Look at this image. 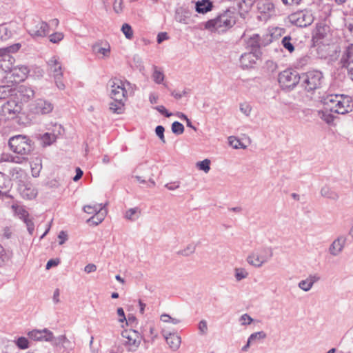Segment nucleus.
I'll return each mask as SVG.
<instances>
[{"mask_svg": "<svg viewBox=\"0 0 353 353\" xmlns=\"http://www.w3.org/2000/svg\"><path fill=\"white\" fill-rule=\"evenodd\" d=\"M324 105L326 110L344 114L352 110L353 100L347 95L332 94L324 99Z\"/></svg>", "mask_w": 353, "mask_h": 353, "instance_id": "1", "label": "nucleus"}, {"mask_svg": "<svg viewBox=\"0 0 353 353\" xmlns=\"http://www.w3.org/2000/svg\"><path fill=\"white\" fill-rule=\"evenodd\" d=\"M235 23V12L233 10H227L214 19L208 21L205 28L211 32L221 33L232 27Z\"/></svg>", "mask_w": 353, "mask_h": 353, "instance_id": "2", "label": "nucleus"}, {"mask_svg": "<svg viewBox=\"0 0 353 353\" xmlns=\"http://www.w3.org/2000/svg\"><path fill=\"white\" fill-rule=\"evenodd\" d=\"M271 247L261 246L254 249L246 259L248 263L256 268H260L268 263L273 257Z\"/></svg>", "mask_w": 353, "mask_h": 353, "instance_id": "3", "label": "nucleus"}, {"mask_svg": "<svg viewBox=\"0 0 353 353\" xmlns=\"http://www.w3.org/2000/svg\"><path fill=\"white\" fill-rule=\"evenodd\" d=\"M27 32L34 39L43 38L50 32L49 25L37 17L28 18L25 23Z\"/></svg>", "mask_w": 353, "mask_h": 353, "instance_id": "4", "label": "nucleus"}, {"mask_svg": "<svg viewBox=\"0 0 353 353\" xmlns=\"http://www.w3.org/2000/svg\"><path fill=\"white\" fill-rule=\"evenodd\" d=\"M8 145L10 150L19 154V157H25L30 154L32 150L30 139L25 135H16L10 138Z\"/></svg>", "mask_w": 353, "mask_h": 353, "instance_id": "5", "label": "nucleus"}, {"mask_svg": "<svg viewBox=\"0 0 353 353\" xmlns=\"http://www.w3.org/2000/svg\"><path fill=\"white\" fill-rule=\"evenodd\" d=\"M123 339V345L128 352H137L143 340V336L138 331L129 329L125 330L121 333Z\"/></svg>", "mask_w": 353, "mask_h": 353, "instance_id": "6", "label": "nucleus"}, {"mask_svg": "<svg viewBox=\"0 0 353 353\" xmlns=\"http://www.w3.org/2000/svg\"><path fill=\"white\" fill-rule=\"evenodd\" d=\"M20 48V43H15L0 49V72L7 73L12 70L15 59L11 53L17 52Z\"/></svg>", "mask_w": 353, "mask_h": 353, "instance_id": "7", "label": "nucleus"}, {"mask_svg": "<svg viewBox=\"0 0 353 353\" xmlns=\"http://www.w3.org/2000/svg\"><path fill=\"white\" fill-rule=\"evenodd\" d=\"M110 97L112 100L126 101L128 91L131 88L130 82L114 79L110 81Z\"/></svg>", "mask_w": 353, "mask_h": 353, "instance_id": "8", "label": "nucleus"}, {"mask_svg": "<svg viewBox=\"0 0 353 353\" xmlns=\"http://www.w3.org/2000/svg\"><path fill=\"white\" fill-rule=\"evenodd\" d=\"M302 86L307 91H312L320 87L323 74L319 70L309 71L301 77Z\"/></svg>", "mask_w": 353, "mask_h": 353, "instance_id": "9", "label": "nucleus"}, {"mask_svg": "<svg viewBox=\"0 0 353 353\" xmlns=\"http://www.w3.org/2000/svg\"><path fill=\"white\" fill-rule=\"evenodd\" d=\"M301 80V77L296 71L292 69H287L279 74V83L283 89H292Z\"/></svg>", "mask_w": 353, "mask_h": 353, "instance_id": "10", "label": "nucleus"}, {"mask_svg": "<svg viewBox=\"0 0 353 353\" xmlns=\"http://www.w3.org/2000/svg\"><path fill=\"white\" fill-rule=\"evenodd\" d=\"M105 205L103 203L85 205L83 207V211L85 213L93 214V211L90 210L92 208H94V211H96V213H94V215L88 220V222L92 223L94 225H97L101 223L108 214V210L105 209Z\"/></svg>", "mask_w": 353, "mask_h": 353, "instance_id": "11", "label": "nucleus"}, {"mask_svg": "<svg viewBox=\"0 0 353 353\" xmlns=\"http://www.w3.org/2000/svg\"><path fill=\"white\" fill-rule=\"evenodd\" d=\"M54 109L52 102L44 99H37L30 105V111L34 114L45 115L50 114Z\"/></svg>", "mask_w": 353, "mask_h": 353, "instance_id": "12", "label": "nucleus"}, {"mask_svg": "<svg viewBox=\"0 0 353 353\" xmlns=\"http://www.w3.org/2000/svg\"><path fill=\"white\" fill-rule=\"evenodd\" d=\"M21 110V103L11 98L2 105L1 114L8 119H12L17 117Z\"/></svg>", "mask_w": 353, "mask_h": 353, "instance_id": "13", "label": "nucleus"}, {"mask_svg": "<svg viewBox=\"0 0 353 353\" xmlns=\"http://www.w3.org/2000/svg\"><path fill=\"white\" fill-rule=\"evenodd\" d=\"M290 21L299 27H306L314 21V17L310 11H299L290 16Z\"/></svg>", "mask_w": 353, "mask_h": 353, "instance_id": "14", "label": "nucleus"}, {"mask_svg": "<svg viewBox=\"0 0 353 353\" xmlns=\"http://www.w3.org/2000/svg\"><path fill=\"white\" fill-rule=\"evenodd\" d=\"M28 335L30 339L37 341L52 342L54 339V334L47 328L33 330Z\"/></svg>", "mask_w": 353, "mask_h": 353, "instance_id": "15", "label": "nucleus"}, {"mask_svg": "<svg viewBox=\"0 0 353 353\" xmlns=\"http://www.w3.org/2000/svg\"><path fill=\"white\" fill-rule=\"evenodd\" d=\"M261 57L260 50L245 52L241 56L240 63L243 68H250L256 64Z\"/></svg>", "mask_w": 353, "mask_h": 353, "instance_id": "16", "label": "nucleus"}, {"mask_svg": "<svg viewBox=\"0 0 353 353\" xmlns=\"http://www.w3.org/2000/svg\"><path fill=\"white\" fill-rule=\"evenodd\" d=\"M346 241L347 238L345 235H339L330 244L328 248L329 253L333 256H339L343 252Z\"/></svg>", "mask_w": 353, "mask_h": 353, "instance_id": "17", "label": "nucleus"}, {"mask_svg": "<svg viewBox=\"0 0 353 353\" xmlns=\"http://www.w3.org/2000/svg\"><path fill=\"white\" fill-rule=\"evenodd\" d=\"M341 62L343 67L347 68L348 75L353 81V45L347 48L341 58Z\"/></svg>", "mask_w": 353, "mask_h": 353, "instance_id": "18", "label": "nucleus"}, {"mask_svg": "<svg viewBox=\"0 0 353 353\" xmlns=\"http://www.w3.org/2000/svg\"><path fill=\"white\" fill-rule=\"evenodd\" d=\"M11 73L12 77H13V80L12 82H19L24 81L28 74L30 72L29 68L26 65H17L16 67H12V70L9 72Z\"/></svg>", "mask_w": 353, "mask_h": 353, "instance_id": "19", "label": "nucleus"}, {"mask_svg": "<svg viewBox=\"0 0 353 353\" xmlns=\"http://www.w3.org/2000/svg\"><path fill=\"white\" fill-rule=\"evenodd\" d=\"M321 277L319 274H310L305 279L300 281L298 287L304 292H309L313 287L314 284L319 282Z\"/></svg>", "mask_w": 353, "mask_h": 353, "instance_id": "20", "label": "nucleus"}, {"mask_svg": "<svg viewBox=\"0 0 353 353\" xmlns=\"http://www.w3.org/2000/svg\"><path fill=\"white\" fill-rule=\"evenodd\" d=\"M92 51L100 59H107L110 56L111 47L108 42L97 43L92 46Z\"/></svg>", "mask_w": 353, "mask_h": 353, "instance_id": "21", "label": "nucleus"}, {"mask_svg": "<svg viewBox=\"0 0 353 353\" xmlns=\"http://www.w3.org/2000/svg\"><path fill=\"white\" fill-rule=\"evenodd\" d=\"M162 334L165 338L169 347L174 351L177 350L181 343V339L176 333H168L164 330L162 331Z\"/></svg>", "mask_w": 353, "mask_h": 353, "instance_id": "22", "label": "nucleus"}, {"mask_svg": "<svg viewBox=\"0 0 353 353\" xmlns=\"http://www.w3.org/2000/svg\"><path fill=\"white\" fill-rule=\"evenodd\" d=\"M49 71L52 76L63 73L62 64L58 56H52L47 62Z\"/></svg>", "mask_w": 353, "mask_h": 353, "instance_id": "23", "label": "nucleus"}, {"mask_svg": "<svg viewBox=\"0 0 353 353\" xmlns=\"http://www.w3.org/2000/svg\"><path fill=\"white\" fill-rule=\"evenodd\" d=\"M19 192L22 197L27 199H34L37 191L31 183H21L19 185Z\"/></svg>", "mask_w": 353, "mask_h": 353, "instance_id": "24", "label": "nucleus"}, {"mask_svg": "<svg viewBox=\"0 0 353 353\" xmlns=\"http://www.w3.org/2000/svg\"><path fill=\"white\" fill-rule=\"evenodd\" d=\"M259 12L271 16L274 14V5L271 0H258L256 3Z\"/></svg>", "mask_w": 353, "mask_h": 353, "instance_id": "25", "label": "nucleus"}, {"mask_svg": "<svg viewBox=\"0 0 353 353\" xmlns=\"http://www.w3.org/2000/svg\"><path fill=\"white\" fill-rule=\"evenodd\" d=\"M17 94H19L21 98V100L28 101L30 99L32 98L34 95V90L25 85H21L16 89Z\"/></svg>", "mask_w": 353, "mask_h": 353, "instance_id": "26", "label": "nucleus"}, {"mask_svg": "<svg viewBox=\"0 0 353 353\" xmlns=\"http://www.w3.org/2000/svg\"><path fill=\"white\" fill-rule=\"evenodd\" d=\"M17 95L16 88L13 83L10 85H0V99H5L9 97Z\"/></svg>", "mask_w": 353, "mask_h": 353, "instance_id": "27", "label": "nucleus"}, {"mask_svg": "<svg viewBox=\"0 0 353 353\" xmlns=\"http://www.w3.org/2000/svg\"><path fill=\"white\" fill-rule=\"evenodd\" d=\"M212 3L210 0H199L195 3L196 11L199 13H206L212 10Z\"/></svg>", "mask_w": 353, "mask_h": 353, "instance_id": "28", "label": "nucleus"}, {"mask_svg": "<svg viewBox=\"0 0 353 353\" xmlns=\"http://www.w3.org/2000/svg\"><path fill=\"white\" fill-rule=\"evenodd\" d=\"M246 44L248 48L252 49V51L259 50V48L261 44V37L258 34H252L246 39Z\"/></svg>", "mask_w": 353, "mask_h": 353, "instance_id": "29", "label": "nucleus"}, {"mask_svg": "<svg viewBox=\"0 0 353 353\" xmlns=\"http://www.w3.org/2000/svg\"><path fill=\"white\" fill-rule=\"evenodd\" d=\"M2 162H12L14 163L21 164L27 161V157L14 156L10 154H2L1 159Z\"/></svg>", "mask_w": 353, "mask_h": 353, "instance_id": "30", "label": "nucleus"}, {"mask_svg": "<svg viewBox=\"0 0 353 353\" xmlns=\"http://www.w3.org/2000/svg\"><path fill=\"white\" fill-rule=\"evenodd\" d=\"M12 257V252L6 250L0 244V268L6 266L11 260Z\"/></svg>", "mask_w": 353, "mask_h": 353, "instance_id": "31", "label": "nucleus"}, {"mask_svg": "<svg viewBox=\"0 0 353 353\" xmlns=\"http://www.w3.org/2000/svg\"><path fill=\"white\" fill-rule=\"evenodd\" d=\"M141 214V210L139 208L135 207L126 210L125 212L124 217L125 219L131 221H135L137 220Z\"/></svg>", "mask_w": 353, "mask_h": 353, "instance_id": "32", "label": "nucleus"}, {"mask_svg": "<svg viewBox=\"0 0 353 353\" xmlns=\"http://www.w3.org/2000/svg\"><path fill=\"white\" fill-rule=\"evenodd\" d=\"M125 102L123 101L113 100V101L109 103V109L112 113L122 114L125 110Z\"/></svg>", "mask_w": 353, "mask_h": 353, "instance_id": "33", "label": "nucleus"}, {"mask_svg": "<svg viewBox=\"0 0 353 353\" xmlns=\"http://www.w3.org/2000/svg\"><path fill=\"white\" fill-rule=\"evenodd\" d=\"M153 72L152 74V78L153 81L157 84H162L163 83L164 79H165V75L163 72L159 69L156 65H153L152 67Z\"/></svg>", "mask_w": 353, "mask_h": 353, "instance_id": "34", "label": "nucleus"}, {"mask_svg": "<svg viewBox=\"0 0 353 353\" xmlns=\"http://www.w3.org/2000/svg\"><path fill=\"white\" fill-rule=\"evenodd\" d=\"M12 208L13 209L14 214L21 220L24 221L26 219H28L29 213L23 206L12 205Z\"/></svg>", "mask_w": 353, "mask_h": 353, "instance_id": "35", "label": "nucleus"}, {"mask_svg": "<svg viewBox=\"0 0 353 353\" xmlns=\"http://www.w3.org/2000/svg\"><path fill=\"white\" fill-rule=\"evenodd\" d=\"M321 194L323 197H326L334 201L337 200L339 199L338 194L333 191L332 190H331L330 188L326 186L322 188V189L321 190Z\"/></svg>", "mask_w": 353, "mask_h": 353, "instance_id": "36", "label": "nucleus"}, {"mask_svg": "<svg viewBox=\"0 0 353 353\" xmlns=\"http://www.w3.org/2000/svg\"><path fill=\"white\" fill-rule=\"evenodd\" d=\"M228 144L234 149H245L246 148V146L239 139L234 136L228 137Z\"/></svg>", "mask_w": 353, "mask_h": 353, "instance_id": "37", "label": "nucleus"}, {"mask_svg": "<svg viewBox=\"0 0 353 353\" xmlns=\"http://www.w3.org/2000/svg\"><path fill=\"white\" fill-rule=\"evenodd\" d=\"M267 337V334L263 331H259L256 332H254L248 338V340L250 342H251L252 344L265 339Z\"/></svg>", "mask_w": 353, "mask_h": 353, "instance_id": "38", "label": "nucleus"}, {"mask_svg": "<svg viewBox=\"0 0 353 353\" xmlns=\"http://www.w3.org/2000/svg\"><path fill=\"white\" fill-rule=\"evenodd\" d=\"M57 139V134L54 133L46 132L41 137V141L44 145H50Z\"/></svg>", "mask_w": 353, "mask_h": 353, "instance_id": "39", "label": "nucleus"}, {"mask_svg": "<svg viewBox=\"0 0 353 353\" xmlns=\"http://www.w3.org/2000/svg\"><path fill=\"white\" fill-rule=\"evenodd\" d=\"M248 272L242 268L234 269V277L236 281H240L248 276Z\"/></svg>", "mask_w": 353, "mask_h": 353, "instance_id": "40", "label": "nucleus"}, {"mask_svg": "<svg viewBox=\"0 0 353 353\" xmlns=\"http://www.w3.org/2000/svg\"><path fill=\"white\" fill-rule=\"evenodd\" d=\"M196 168L203 171L205 173H208L210 170V161L205 159L201 161H199L196 164Z\"/></svg>", "mask_w": 353, "mask_h": 353, "instance_id": "41", "label": "nucleus"}, {"mask_svg": "<svg viewBox=\"0 0 353 353\" xmlns=\"http://www.w3.org/2000/svg\"><path fill=\"white\" fill-rule=\"evenodd\" d=\"M69 340L67 339L65 335H60L57 337L54 336L52 342H50L54 347L62 346L63 347L64 343H68Z\"/></svg>", "mask_w": 353, "mask_h": 353, "instance_id": "42", "label": "nucleus"}, {"mask_svg": "<svg viewBox=\"0 0 353 353\" xmlns=\"http://www.w3.org/2000/svg\"><path fill=\"white\" fill-rule=\"evenodd\" d=\"M329 112H330V110H326L325 108L323 110L319 112V117L327 123H330L334 121V117L329 113Z\"/></svg>", "mask_w": 353, "mask_h": 353, "instance_id": "43", "label": "nucleus"}, {"mask_svg": "<svg viewBox=\"0 0 353 353\" xmlns=\"http://www.w3.org/2000/svg\"><path fill=\"white\" fill-rule=\"evenodd\" d=\"M10 181L8 177L0 172V192L4 189H8L10 186Z\"/></svg>", "mask_w": 353, "mask_h": 353, "instance_id": "44", "label": "nucleus"}, {"mask_svg": "<svg viewBox=\"0 0 353 353\" xmlns=\"http://www.w3.org/2000/svg\"><path fill=\"white\" fill-rule=\"evenodd\" d=\"M281 43L283 46L292 53L294 50V45L291 42V37L289 36L284 37L282 39Z\"/></svg>", "mask_w": 353, "mask_h": 353, "instance_id": "45", "label": "nucleus"}, {"mask_svg": "<svg viewBox=\"0 0 353 353\" xmlns=\"http://www.w3.org/2000/svg\"><path fill=\"white\" fill-rule=\"evenodd\" d=\"M121 31L128 39H131L133 37V30L132 27L128 23H124L121 27Z\"/></svg>", "mask_w": 353, "mask_h": 353, "instance_id": "46", "label": "nucleus"}, {"mask_svg": "<svg viewBox=\"0 0 353 353\" xmlns=\"http://www.w3.org/2000/svg\"><path fill=\"white\" fill-rule=\"evenodd\" d=\"M64 38V34L61 32H57L50 34L49 40L53 43H58Z\"/></svg>", "mask_w": 353, "mask_h": 353, "instance_id": "47", "label": "nucleus"}, {"mask_svg": "<svg viewBox=\"0 0 353 353\" xmlns=\"http://www.w3.org/2000/svg\"><path fill=\"white\" fill-rule=\"evenodd\" d=\"M196 250V245L194 243L188 244L184 249L181 250L179 253L183 256H189L193 254Z\"/></svg>", "mask_w": 353, "mask_h": 353, "instance_id": "48", "label": "nucleus"}, {"mask_svg": "<svg viewBox=\"0 0 353 353\" xmlns=\"http://www.w3.org/2000/svg\"><path fill=\"white\" fill-rule=\"evenodd\" d=\"M160 319L161 321L164 323H171L174 325H176L181 322V321L176 318H172L170 315L167 314H163L160 316Z\"/></svg>", "mask_w": 353, "mask_h": 353, "instance_id": "49", "label": "nucleus"}, {"mask_svg": "<svg viewBox=\"0 0 353 353\" xmlns=\"http://www.w3.org/2000/svg\"><path fill=\"white\" fill-rule=\"evenodd\" d=\"M172 131L174 134H181L184 132V126L182 123L174 121L172 124Z\"/></svg>", "mask_w": 353, "mask_h": 353, "instance_id": "50", "label": "nucleus"}, {"mask_svg": "<svg viewBox=\"0 0 353 353\" xmlns=\"http://www.w3.org/2000/svg\"><path fill=\"white\" fill-rule=\"evenodd\" d=\"M117 313L118 315V321L119 323H123L125 322V323L128 325V322L131 321V319L128 318V319H126L124 310L122 307H119L117 310Z\"/></svg>", "mask_w": 353, "mask_h": 353, "instance_id": "51", "label": "nucleus"}, {"mask_svg": "<svg viewBox=\"0 0 353 353\" xmlns=\"http://www.w3.org/2000/svg\"><path fill=\"white\" fill-rule=\"evenodd\" d=\"M253 321V319L248 314H243L239 318V322L241 325H250Z\"/></svg>", "mask_w": 353, "mask_h": 353, "instance_id": "52", "label": "nucleus"}, {"mask_svg": "<svg viewBox=\"0 0 353 353\" xmlns=\"http://www.w3.org/2000/svg\"><path fill=\"white\" fill-rule=\"evenodd\" d=\"M113 10L117 14L122 13L123 10V0H114L113 3Z\"/></svg>", "mask_w": 353, "mask_h": 353, "instance_id": "53", "label": "nucleus"}, {"mask_svg": "<svg viewBox=\"0 0 353 353\" xmlns=\"http://www.w3.org/2000/svg\"><path fill=\"white\" fill-rule=\"evenodd\" d=\"M54 79V83L56 84V86L59 90H64L65 89V84L63 82L62 78H63V73H61L59 75H54L52 76Z\"/></svg>", "mask_w": 353, "mask_h": 353, "instance_id": "54", "label": "nucleus"}, {"mask_svg": "<svg viewBox=\"0 0 353 353\" xmlns=\"http://www.w3.org/2000/svg\"><path fill=\"white\" fill-rule=\"evenodd\" d=\"M17 345L22 350H26L28 347V341L25 337H20L17 341Z\"/></svg>", "mask_w": 353, "mask_h": 353, "instance_id": "55", "label": "nucleus"}, {"mask_svg": "<svg viewBox=\"0 0 353 353\" xmlns=\"http://www.w3.org/2000/svg\"><path fill=\"white\" fill-rule=\"evenodd\" d=\"M198 329L201 334L204 335L208 332V324L205 320H201L198 325Z\"/></svg>", "mask_w": 353, "mask_h": 353, "instance_id": "56", "label": "nucleus"}, {"mask_svg": "<svg viewBox=\"0 0 353 353\" xmlns=\"http://www.w3.org/2000/svg\"><path fill=\"white\" fill-rule=\"evenodd\" d=\"M241 112L246 116H249L252 111V107L248 103H241L240 105Z\"/></svg>", "mask_w": 353, "mask_h": 353, "instance_id": "57", "label": "nucleus"}, {"mask_svg": "<svg viewBox=\"0 0 353 353\" xmlns=\"http://www.w3.org/2000/svg\"><path fill=\"white\" fill-rule=\"evenodd\" d=\"M164 131L165 129L162 125H158L155 129L157 135L159 137V138L163 143L165 142L164 137Z\"/></svg>", "mask_w": 353, "mask_h": 353, "instance_id": "58", "label": "nucleus"}, {"mask_svg": "<svg viewBox=\"0 0 353 353\" xmlns=\"http://www.w3.org/2000/svg\"><path fill=\"white\" fill-rule=\"evenodd\" d=\"M11 35V32L8 28L3 26L0 27V38L1 39H7Z\"/></svg>", "mask_w": 353, "mask_h": 353, "instance_id": "59", "label": "nucleus"}, {"mask_svg": "<svg viewBox=\"0 0 353 353\" xmlns=\"http://www.w3.org/2000/svg\"><path fill=\"white\" fill-rule=\"evenodd\" d=\"M23 221L26 225L27 230H28L29 234H32L34 230V223L32 221V219H30L28 218V219H26V220H24Z\"/></svg>", "mask_w": 353, "mask_h": 353, "instance_id": "60", "label": "nucleus"}, {"mask_svg": "<svg viewBox=\"0 0 353 353\" xmlns=\"http://www.w3.org/2000/svg\"><path fill=\"white\" fill-rule=\"evenodd\" d=\"M148 330L149 336L152 341H154L158 336L157 331L153 325H149Z\"/></svg>", "mask_w": 353, "mask_h": 353, "instance_id": "61", "label": "nucleus"}, {"mask_svg": "<svg viewBox=\"0 0 353 353\" xmlns=\"http://www.w3.org/2000/svg\"><path fill=\"white\" fill-rule=\"evenodd\" d=\"M180 186V182L179 181H174L166 183L165 185V187L169 190H174L177 188H179Z\"/></svg>", "mask_w": 353, "mask_h": 353, "instance_id": "62", "label": "nucleus"}, {"mask_svg": "<svg viewBox=\"0 0 353 353\" xmlns=\"http://www.w3.org/2000/svg\"><path fill=\"white\" fill-rule=\"evenodd\" d=\"M154 109L157 110L161 114H164L166 117H170L172 115V114L168 112L163 105L157 106L154 108Z\"/></svg>", "mask_w": 353, "mask_h": 353, "instance_id": "63", "label": "nucleus"}, {"mask_svg": "<svg viewBox=\"0 0 353 353\" xmlns=\"http://www.w3.org/2000/svg\"><path fill=\"white\" fill-rule=\"evenodd\" d=\"M310 61V57L308 56H303L302 57H301L298 61H297V65L298 66H303L306 64H307Z\"/></svg>", "mask_w": 353, "mask_h": 353, "instance_id": "64", "label": "nucleus"}]
</instances>
